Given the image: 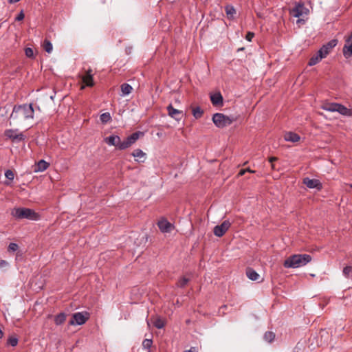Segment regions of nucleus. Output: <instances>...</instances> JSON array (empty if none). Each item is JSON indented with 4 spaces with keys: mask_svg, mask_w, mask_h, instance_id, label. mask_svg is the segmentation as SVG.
<instances>
[{
    "mask_svg": "<svg viewBox=\"0 0 352 352\" xmlns=\"http://www.w3.org/2000/svg\"><path fill=\"white\" fill-rule=\"evenodd\" d=\"M33 116L34 109L32 104H24L14 108L10 120L14 122H22L28 119H32Z\"/></svg>",
    "mask_w": 352,
    "mask_h": 352,
    "instance_id": "obj_1",
    "label": "nucleus"
},
{
    "mask_svg": "<svg viewBox=\"0 0 352 352\" xmlns=\"http://www.w3.org/2000/svg\"><path fill=\"white\" fill-rule=\"evenodd\" d=\"M320 108L329 112H338L344 116L352 117V109H349L339 103L324 101L322 102Z\"/></svg>",
    "mask_w": 352,
    "mask_h": 352,
    "instance_id": "obj_2",
    "label": "nucleus"
},
{
    "mask_svg": "<svg viewBox=\"0 0 352 352\" xmlns=\"http://www.w3.org/2000/svg\"><path fill=\"white\" fill-rule=\"evenodd\" d=\"M11 214L16 219H27L30 220H38L39 215L33 210L26 208H14L11 211Z\"/></svg>",
    "mask_w": 352,
    "mask_h": 352,
    "instance_id": "obj_3",
    "label": "nucleus"
},
{
    "mask_svg": "<svg viewBox=\"0 0 352 352\" xmlns=\"http://www.w3.org/2000/svg\"><path fill=\"white\" fill-rule=\"evenodd\" d=\"M289 14L296 18H298L296 23L300 26L305 23V16H307L309 12V9L307 8L303 3H296L292 8L289 9Z\"/></svg>",
    "mask_w": 352,
    "mask_h": 352,
    "instance_id": "obj_4",
    "label": "nucleus"
},
{
    "mask_svg": "<svg viewBox=\"0 0 352 352\" xmlns=\"http://www.w3.org/2000/svg\"><path fill=\"white\" fill-rule=\"evenodd\" d=\"M234 119L232 117L226 116L223 113H217L214 114L212 121L214 124L219 128H223L230 125Z\"/></svg>",
    "mask_w": 352,
    "mask_h": 352,
    "instance_id": "obj_5",
    "label": "nucleus"
},
{
    "mask_svg": "<svg viewBox=\"0 0 352 352\" xmlns=\"http://www.w3.org/2000/svg\"><path fill=\"white\" fill-rule=\"evenodd\" d=\"M311 261L312 258L309 254H294L285 259L284 264H307Z\"/></svg>",
    "mask_w": 352,
    "mask_h": 352,
    "instance_id": "obj_6",
    "label": "nucleus"
},
{
    "mask_svg": "<svg viewBox=\"0 0 352 352\" xmlns=\"http://www.w3.org/2000/svg\"><path fill=\"white\" fill-rule=\"evenodd\" d=\"M90 314L87 311L77 312L72 315V319L69 321L71 325H82L89 318Z\"/></svg>",
    "mask_w": 352,
    "mask_h": 352,
    "instance_id": "obj_7",
    "label": "nucleus"
},
{
    "mask_svg": "<svg viewBox=\"0 0 352 352\" xmlns=\"http://www.w3.org/2000/svg\"><path fill=\"white\" fill-rule=\"evenodd\" d=\"M246 275L249 279L258 283L263 281L265 273L262 270H255L252 267H247Z\"/></svg>",
    "mask_w": 352,
    "mask_h": 352,
    "instance_id": "obj_8",
    "label": "nucleus"
},
{
    "mask_svg": "<svg viewBox=\"0 0 352 352\" xmlns=\"http://www.w3.org/2000/svg\"><path fill=\"white\" fill-rule=\"evenodd\" d=\"M4 135L7 138L10 139L12 141L14 142L23 141L26 138L23 133H20L17 130L14 129L6 130L4 132Z\"/></svg>",
    "mask_w": 352,
    "mask_h": 352,
    "instance_id": "obj_9",
    "label": "nucleus"
},
{
    "mask_svg": "<svg viewBox=\"0 0 352 352\" xmlns=\"http://www.w3.org/2000/svg\"><path fill=\"white\" fill-rule=\"evenodd\" d=\"M344 41L342 53L346 58H349L352 56V32L348 36H344Z\"/></svg>",
    "mask_w": 352,
    "mask_h": 352,
    "instance_id": "obj_10",
    "label": "nucleus"
},
{
    "mask_svg": "<svg viewBox=\"0 0 352 352\" xmlns=\"http://www.w3.org/2000/svg\"><path fill=\"white\" fill-rule=\"evenodd\" d=\"M157 226L160 231L163 233H170L175 228L174 225L170 223L167 219L164 218H162L159 220Z\"/></svg>",
    "mask_w": 352,
    "mask_h": 352,
    "instance_id": "obj_11",
    "label": "nucleus"
},
{
    "mask_svg": "<svg viewBox=\"0 0 352 352\" xmlns=\"http://www.w3.org/2000/svg\"><path fill=\"white\" fill-rule=\"evenodd\" d=\"M140 134V132H136L129 136L126 140L122 142L120 149L123 150L131 146L139 138Z\"/></svg>",
    "mask_w": 352,
    "mask_h": 352,
    "instance_id": "obj_12",
    "label": "nucleus"
},
{
    "mask_svg": "<svg viewBox=\"0 0 352 352\" xmlns=\"http://www.w3.org/2000/svg\"><path fill=\"white\" fill-rule=\"evenodd\" d=\"M231 223L229 221H224L221 225L216 226L214 228V234L215 236H222L229 229Z\"/></svg>",
    "mask_w": 352,
    "mask_h": 352,
    "instance_id": "obj_13",
    "label": "nucleus"
},
{
    "mask_svg": "<svg viewBox=\"0 0 352 352\" xmlns=\"http://www.w3.org/2000/svg\"><path fill=\"white\" fill-rule=\"evenodd\" d=\"M303 184L309 188H316L318 190L322 188V184L318 179L305 177L303 179Z\"/></svg>",
    "mask_w": 352,
    "mask_h": 352,
    "instance_id": "obj_14",
    "label": "nucleus"
},
{
    "mask_svg": "<svg viewBox=\"0 0 352 352\" xmlns=\"http://www.w3.org/2000/svg\"><path fill=\"white\" fill-rule=\"evenodd\" d=\"M284 140L292 143H298L300 141V135L292 131H287L284 133Z\"/></svg>",
    "mask_w": 352,
    "mask_h": 352,
    "instance_id": "obj_15",
    "label": "nucleus"
},
{
    "mask_svg": "<svg viewBox=\"0 0 352 352\" xmlns=\"http://www.w3.org/2000/svg\"><path fill=\"white\" fill-rule=\"evenodd\" d=\"M168 115L174 118L176 120H179L181 119V116L183 115V111H179L178 109H175L172 104H169L167 107Z\"/></svg>",
    "mask_w": 352,
    "mask_h": 352,
    "instance_id": "obj_16",
    "label": "nucleus"
},
{
    "mask_svg": "<svg viewBox=\"0 0 352 352\" xmlns=\"http://www.w3.org/2000/svg\"><path fill=\"white\" fill-rule=\"evenodd\" d=\"M104 142L110 145L115 146L120 149V146L122 144V141L119 136L118 135H111L109 137H107L104 138Z\"/></svg>",
    "mask_w": 352,
    "mask_h": 352,
    "instance_id": "obj_17",
    "label": "nucleus"
},
{
    "mask_svg": "<svg viewBox=\"0 0 352 352\" xmlns=\"http://www.w3.org/2000/svg\"><path fill=\"white\" fill-rule=\"evenodd\" d=\"M82 82L85 84V85L88 87H92L94 86V80L93 77L91 74V70L89 69L87 72L86 74L82 75L81 76Z\"/></svg>",
    "mask_w": 352,
    "mask_h": 352,
    "instance_id": "obj_18",
    "label": "nucleus"
},
{
    "mask_svg": "<svg viewBox=\"0 0 352 352\" xmlns=\"http://www.w3.org/2000/svg\"><path fill=\"white\" fill-rule=\"evenodd\" d=\"M49 163L43 160H41L35 165L34 172H43L45 170L49 167Z\"/></svg>",
    "mask_w": 352,
    "mask_h": 352,
    "instance_id": "obj_19",
    "label": "nucleus"
},
{
    "mask_svg": "<svg viewBox=\"0 0 352 352\" xmlns=\"http://www.w3.org/2000/svg\"><path fill=\"white\" fill-rule=\"evenodd\" d=\"M210 100L213 105L219 106L223 103V97L220 93H215L210 96Z\"/></svg>",
    "mask_w": 352,
    "mask_h": 352,
    "instance_id": "obj_20",
    "label": "nucleus"
},
{
    "mask_svg": "<svg viewBox=\"0 0 352 352\" xmlns=\"http://www.w3.org/2000/svg\"><path fill=\"white\" fill-rule=\"evenodd\" d=\"M132 155L135 158L136 161L143 162L145 160L146 153L140 149H135L132 153Z\"/></svg>",
    "mask_w": 352,
    "mask_h": 352,
    "instance_id": "obj_21",
    "label": "nucleus"
},
{
    "mask_svg": "<svg viewBox=\"0 0 352 352\" xmlns=\"http://www.w3.org/2000/svg\"><path fill=\"white\" fill-rule=\"evenodd\" d=\"M322 59H323V58L322 56L320 57V54L318 52L316 54H314L310 58L309 61V65H315L318 63H319Z\"/></svg>",
    "mask_w": 352,
    "mask_h": 352,
    "instance_id": "obj_22",
    "label": "nucleus"
},
{
    "mask_svg": "<svg viewBox=\"0 0 352 352\" xmlns=\"http://www.w3.org/2000/svg\"><path fill=\"white\" fill-rule=\"evenodd\" d=\"M66 320V314L65 313H60L54 318V322L56 325H61Z\"/></svg>",
    "mask_w": 352,
    "mask_h": 352,
    "instance_id": "obj_23",
    "label": "nucleus"
},
{
    "mask_svg": "<svg viewBox=\"0 0 352 352\" xmlns=\"http://www.w3.org/2000/svg\"><path fill=\"white\" fill-rule=\"evenodd\" d=\"M132 90V87L127 83H124L121 85V91L122 96L129 95V94L131 93Z\"/></svg>",
    "mask_w": 352,
    "mask_h": 352,
    "instance_id": "obj_24",
    "label": "nucleus"
},
{
    "mask_svg": "<svg viewBox=\"0 0 352 352\" xmlns=\"http://www.w3.org/2000/svg\"><path fill=\"white\" fill-rule=\"evenodd\" d=\"M338 43V41L336 39H333L328 42L327 43L322 45V47L330 53L334 47L336 46Z\"/></svg>",
    "mask_w": 352,
    "mask_h": 352,
    "instance_id": "obj_25",
    "label": "nucleus"
},
{
    "mask_svg": "<svg viewBox=\"0 0 352 352\" xmlns=\"http://www.w3.org/2000/svg\"><path fill=\"white\" fill-rule=\"evenodd\" d=\"M338 43V41L336 39H333L328 42L327 43L322 45V47L330 53L334 47L336 46Z\"/></svg>",
    "mask_w": 352,
    "mask_h": 352,
    "instance_id": "obj_26",
    "label": "nucleus"
},
{
    "mask_svg": "<svg viewBox=\"0 0 352 352\" xmlns=\"http://www.w3.org/2000/svg\"><path fill=\"white\" fill-rule=\"evenodd\" d=\"M43 47L47 53H51L53 50V46L52 43L48 40H45L43 44Z\"/></svg>",
    "mask_w": 352,
    "mask_h": 352,
    "instance_id": "obj_27",
    "label": "nucleus"
},
{
    "mask_svg": "<svg viewBox=\"0 0 352 352\" xmlns=\"http://www.w3.org/2000/svg\"><path fill=\"white\" fill-rule=\"evenodd\" d=\"M203 113L204 112L200 107H197L192 109V115L196 119L200 118L202 116Z\"/></svg>",
    "mask_w": 352,
    "mask_h": 352,
    "instance_id": "obj_28",
    "label": "nucleus"
},
{
    "mask_svg": "<svg viewBox=\"0 0 352 352\" xmlns=\"http://www.w3.org/2000/svg\"><path fill=\"white\" fill-rule=\"evenodd\" d=\"M274 338L275 334L272 331H267L264 335V339L268 342H272Z\"/></svg>",
    "mask_w": 352,
    "mask_h": 352,
    "instance_id": "obj_29",
    "label": "nucleus"
},
{
    "mask_svg": "<svg viewBox=\"0 0 352 352\" xmlns=\"http://www.w3.org/2000/svg\"><path fill=\"white\" fill-rule=\"evenodd\" d=\"M343 274L346 277H352V266L351 265H346V267L343 269Z\"/></svg>",
    "mask_w": 352,
    "mask_h": 352,
    "instance_id": "obj_30",
    "label": "nucleus"
},
{
    "mask_svg": "<svg viewBox=\"0 0 352 352\" xmlns=\"http://www.w3.org/2000/svg\"><path fill=\"white\" fill-rule=\"evenodd\" d=\"M111 116L109 113H104L100 116V120L102 123H107L111 120Z\"/></svg>",
    "mask_w": 352,
    "mask_h": 352,
    "instance_id": "obj_31",
    "label": "nucleus"
},
{
    "mask_svg": "<svg viewBox=\"0 0 352 352\" xmlns=\"http://www.w3.org/2000/svg\"><path fill=\"white\" fill-rule=\"evenodd\" d=\"M154 326L157 329H162L164 327V322L161 318H157L154 322Z\"/></svg>",
    "mask_w": 352,
    "mask_h": 352,
    "instance_id": "obj_32",
    "label": "nucleus"
},
{
    "mask_svg": "<svg viewBox=\"0 0 352 352\" xmlns=\"http://www.w3.org/2000/svg\"><path fill=\"white\" fill-rule=\"evenodd\" d=\"M18 248H19V246L16 243H11L8 245V251L9 252H14L18 250Z\"/></svg>",
    "mask_w": 352,
    "mask_h": 352,
    "instance_id": "obj_33",
    "label": "nucleus"
},
{
    "mask_svg": "<svg viewBox=\"0 0 352 352\" xmlns=\"http://www.w3.org/2000/svg\"><path fill=\"white\" fill-rule=\"evenodd\" d=\"M152 340H150V339H145L144 340V341L142 342V346L144 349H148L151 348V345H152Z\"/></svg>",
    "mask_w": 352,
    "mask_h": 352,
    "instance_id": "obj_34",
    "label": "nucleus"
},
{
    "mask_svg": "<svg viewBox=\"0 0 352 352\" xmlns=\"http://www.w3.org/2000/svg\"><path fill=\"white\" fill-rule=\"evenodd\" d=\"M8 344H10L12 346H15L18 344V339L15 337H10L8 340Z\"/></svg>",
    "mask_w": 352,
    "mask_h": 352,
    "instance_id": "obj_35",
    "label": "nucleus"
},
{
    "mask_svg": "<svg viewBox=\"0 0 352 352\" xmlns=\"http://www.w3.org/2000/svg\"><path fill=\"white\" fill-rule=\"evenodd\" d=\"M25 56L28 58H33L34 57V52L33 50L30 47H27L25 49Z\"/></svg>",
    "mask_w": 352,
    "mask_h": 352,
    "instance_id": "obj_36",
    "label": "nucleus"
},
{
    "mask_svg": "<svg viewBox=\"0 0 352 352\" xmlns=\"http://www.w3.org/2000/svg\"><path fill=\"white\" fill-rule=\"evenodd\" d=\"M5 176L8 179L12 181L14 177V174L12 170H8L5 173Z\"/></svg>",
    "mask_w": 352,
    "mask_h": 352,
    "instance_id": "obj_37",
    "label": "nucleus"
},
{
    "mask_svg": "<svg viewBox=\"0 0 352 352\" xmlns=\"http://www.w3.org/2000/svg\"><path fill=\"white\" fill-rule=\"evenodd\" d=\"M226 14L228 16H232L233 14L235 13V10L233 7L231 6H227L226 8Z\"/></svg>",
    "mask_w": 352,
    "mask_h": 352,
    "instance_id": "obj_38",
    "label": "nucleus"
},
{
    "mask_svg": "<svg viewBox=\"0 0 352 352\" xmlns=\"http://www.w3.org/2000/svg\"><path fill=\"white\" fill-rule=\"evenodd\" d=\"M318 53L320 54V57L322 56L323 58H326L329 54L323 47L318 50Z\"/></svg>",
    "mask_w": 352,
    "mask_h": 352,
    "instance_id": "obj_39",
    "label": "nucleus"
},
{
    "mask_svg": "<svg viewBox=\"0 0 352 352\" xmlns=\"http://www.w3.org/2000/svg\"><path fill=\"white\" fill-rule=\"evenodd\" d=\"M189 281V279L186 278V277H183L179 282L178 285L179 287H185V285L188 283Z\"/></svg>",
    "mask_w": 352,
    "mask_h": 352,
    "instance_id": "obj_40",
    "label": "nucleus"
},
{
    "mask_svg": "<svg viewBox=\"0 0 352 352\" xmlns=\"http://www.w3.org/2000/svg\"><path fill=\"white\" fill-rule=\"evenodd\" d=\"M25 15L23 11H21V12L18 14V16L16 17V21H21L24 19Z\"/></svg>",
    "mask_w": 352,
    "mask_h": 352,
    "instance_id": "obj_41",
    "label": "nucleus"
},
{
    "mask_svg": "<svg viewBox=\"0 0 352 352\" xmlns=\"http://www.w3.org/2000/svg\"><path fill=\"white\" fill-rule=\"evenodd\" d=\"M254 33L252 32H248L246 35V39L248 41H251L252 38L254 37Z\"/></svg>",
    "mask_w": 352,
    "mask_h": 352,
    "instance_id": "obj_42",
    "label": "nucleus"
},
{
    "mask_svg": "<svg viewBox=\"0 0 352 352\" xmlns=\"http://www.w3.org/2000/svg\"><path fill=\"white\" fill-rule=\"evenodd\" d=\"M184 352H197V349L195 347H191L189 350L185 351Z\"/></svg>",
    "mask_w": 352,
    "mask_h": 352,
    "instance_id": "obj_43",
    "label": "nucleus"
},
{
    "mask_svg": "<svg viewBox=\"0 0 352 352\" xmlns=\"http://www.w3.org/2000/svg\"><path fill=\"white\" fill-rule=\"evenodd\" d=\"M246 173V170L245 169H242L239 171L238 175L239 176H242L245 173Z\"/></svg>",
    "mask_w": 352,
    "mask_h": 352,
    "instance_id": "obj_44",
    "label": "nucleus"
},
{
    "mask_svg": "<svg viewBox=\"0 0 352 352\" xmlns=\"http://www.w3.org/2000/svg\"><path fill=\"white\" fill-rule=\"evenodd\" d=\"M277 160V158L275 157H272L269 159L270 162L272 163L273 162Z\"/></svg>",
    "mask_w": 352,
    "mask_h": 352,
    "instance_id": "obj_45",
    "label": "nucleus"
},
{
    "mask_svg": "<svg viewBox=\"0 0 352 352\" xmlns=\"http://www.w3.org/2000/svg\"><path fill=\"white\" fill-rule=\"evenodd\" d=\"M285 266L287 267H298L300 265H285Z\"/></svg>",
    "mask_w": 352,
    "mask_h": 352,
    "instance_id": "obj_46",
    "label": "nucleus"
},
{
    "mask_svg": "<svg viewBox=\"0 0 352 352\" xmlns=\"http://www.w3.org/2000/svg\"><path fill=\"white\" fill-rule=\"evenodd\" d=\"M245 170H246V172L254 173V170H251V169H250V168H247V169H245Z\"/></svg>",
    "mask_w": 352,
    "mask_h": 352,
    "instance_id": "obj_47",
    "label": "nucleus"
},
{
    "mask_svg": "<svg viewBox=\"0 0 352 352\" xmlns=\"http://www.w3.org/2000/svg\"><path fill=\"white\" fill-rule=\"evenodd\" d=\"M5 263H6V262H5L4 261H1L0 262V264H1V265L5 264Z\"/></svg>",
    "mask_w": 352,
    "mask_h": 352,
    "instance_id": "obj_48",
    "label": "nucleus"
},
{
    "mask_svg": "<svg viewBox=\"0 0 352 352\" xmlns=\"http://www.w3.org/2000/svg\"><path fill=\"white\" fill-rule=\"evenodd\" d=\"M85 88V85H82L81 89H83Z\"/></svg>",
    "mask_w": 352,
    "mask_h": 352,
    "instance_id": "obj_49",
    "label": "nucleus"
},
{
    "mask_svg": "<svg viewBox=\"0 0 352 352\" xmlns=\"http://www.w3.org/2000/svg\"><path fill=\"white\" fill-rule=\"evenodd\" d=\"M350 186L352 188V184L350 185Z\"/></svg>",
    "mask_w": 352,
    "mask_h": 352,
    "instance_id": "obj_50",
    "label": "nucleus"
}]
</instances>
